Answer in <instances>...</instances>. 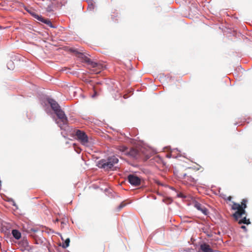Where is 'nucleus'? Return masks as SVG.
<instances>
[{"label": "nucleus", "mask_w": 252, "mask_h": 252, "mask_svg": "<svg viewBox=\"0 0 252 252\" xmlns=\"http://www.w3.org/2000/svg\"><path fill=\"white\" fill-rule=\"evenodd\" d=\"M48 102L50 105L52 109L54 111L60 121L57 122L58 124L61 129L65 128L67 125L68 120L64 112L61 109L59 104L54 99L49 98Z\"/></svg>", "instance_id": "nucleus-1"}, {"label": "nucleus", "mask_w": 252, "mask_h": 252, "mask_svg": "<svg viewBox=\"0 0 252 252\" xmlns=\"http://www.w3.org/2000/svg\"><path fill=\"white\" fill-rule=\"evenodd\" d=\"M247 199H243L241 204L233 202L231 206V209L236 211L232 215L233 217L236 220H238L239 219L242 217L243 215H246L245 209L247 208Z\"/></svg>", "instance_id": "nucleus-2"}, {"label": "nucleus", "mask_w": 252, "mask_h": 252, "mask_svg": "<svg viewBox=\"0 0 252 252\" xmlns=\"http://www.w3.org/2000/svg\"><path fill=\"white\" fill-rule=\"evenodd\" d=\"M118 158L114 156L109 157L107 159H101L98 162V166L106 170L110 169L118 163Z\"/></svg>", "instance_id": "nucleus-3"}, {"label": "nucleus", "mask_w": 252, "mask_h": 252, "mask_svg": "<svg viewBox=\"0 0 252 252\" xmlns=\"http://www.w3.org/2000/svg\"><path fill=\"white\" fill-rule=\"evenodd\" d=\"M78 57L81 58L84 62L87 63L91 68H93V70L95 73L100 72L103 66L99 63L93 62L90 59L81 53H78Z\"/></svg>", "instance_id": "nucleus-4"}, {"label": "nucleus", "mask_w": 252, "mask_h": 252, "mask_svg": "<svg viewBox=\"0 0 252 252\" xmlns=\"http://www.w3.org/2000/svg\"><path fill=\"white\" fill-rule=\"evenodd\" d=\"M180 178L184 184L188 185H193L196 184V180L190 175L187 173L180 174Z\"/></svg>", "instance_id": "nucleus-5"}, {"label": "nucleus", "mask_w": 252, "mask_h": 252, "mask_svg": "<svg viewBox=\"0 0 252 252\" xmlns=\"http://www.w3.org/2000/svg\"><path fill=\"white\" fill-rule=\"evenodd\" d=\"M76 136L82 144L86 145L88 144L89 142L88 137L85 132L80 130H77Z\"/></svg>", "instance_id": "nucleus-6"}, {"label": "nucleus", "mask_w": 252, "mask_h": 252, "mask_svg": "<svg viewBox=\"0 0 252 252\" xmlns=\"http://www.w3.org/2000/svg\"><path fill=\"white\" fill-rule=\"evenodd\" d=\"M128 182L132 186H138L140 185L141 179L137 176L130 174L127 177Z\"/></svg>", "instance_id": "nucleus-7"}, {"label": "nucleus", "mask_w": 252, "mask_h": 252, "mask_svg": "<svg viewBox=\"0 0 252 252\" xmlns=\"http://www.w3.org/2000/svg\"><path fill=\"white\" fill-rule=\"evenodd\" d=\"M194 206L198 210L200 211L204 215H207L208 213L207 208L201 204L195 202L194 204Z\"/></svg>", "instance_id": "nucleus-8"}, {"label": "nucleus", "mask_w": 252, "mask_h": 252, "mask_svg": "<svg viewBox=\"0 0 252 252\" xmlns=\"http://www.w3.org/2000/svg\"><path fill=\"white\" fill-rule=\"evenodd\" d=\"M64 3H65V2H64L63 3H62V2H61L60 4H58L57 5H56L55 1L52 2L46 7V11L49 12L53 11L54 9H55L56 7L61 6L64 5Z\"/></svg>", "instance_id": "nucleus-9"}, {"label": "nucleus", "mask_w": 252, "mask_h": 252, "mask_svg": "<svg viewBox=\"0 0 252 252\" xmlns=\"http://www.w3.org/2000/svg\"><path fill=\"white\" fill-rule=\"evenodd\" d=\"M200 250L203 252H214L213 250L211 248L210 246L206 243H204L200 245Z\"/></svg>", "instance_id": "nucleus-10"}, {"label": "nucleus", "mask_w": 252, "mask_h": 252, "mask_svg": "<svg viewBox=\"0 0 252 252\" xmlns=\"http://www.w3.org/2000/svg\"><path fill=\"white\" fill-rule=\"evenodd\" d=\"M127 155L133 158H137L139 156V152L136 149H131L129 151H127Z\"/></svg>", "instance_id": "nucleus-11"}, {"label": "nucleus", "mask_w": 252, "mask_h": 252, "mask_svg": "<svg viewBox=\"0 0 252 252\" xmlns=\"http://www.w3.org/2000/svg\"><path fill=\"white\" fill-rule=\"evenodd\" d=\"M36 19H37V20H38L39 21H41L45 24H46L47 25L50 26H52V23L51 22L47 20V19H44L43 17H42L41 16H40L38 15H36L35 14H32Z\"/></svg>", "instance_id": "nucleus-12"}, {"label": "nucleus", "mask_w": 252, "mask_h": 252, "mask_svg": "<svg viewBox=\"0 0 252 252\" xmlns=\"http://www.w3.org/2000/svg\"><path fill=\"white\" fill-rule=\"evenodd\" d=\"M12 234L13 236L16 239H19L21 238V233L16 229L12 230Z\"/></svg>", "instance_id": "nucleus-13"}, {"label": "nucleus", "mask_w": 252, "mask_h": 252, "mask_svg": "<svg viewBox=\"0 0 252 252\" xmlns=\"http://www.w3.org/2000/svg\"><path fill=\"white\" fill-rule=\"evenodd\" d=\"M117 149L125 155H127L128 149L124 146H118Z\"/></svg>", "instance_id": "nucleus-14"}, {"label": "nucleus", "mask_w": 252, "mask_h": 252, "mask_svg": "<svg viewBox=\"0 0 252 252\" xmlns=\"http://www.w3.org/2000/svg\"><path fill=\"white\" fill-rule=\"evenodd\" d=\"M238 223L239 224L244 223V224H249L251 223V222H250V219H247L246 218V217L245 216L243 218V219L239 220L238 221Z\"/></svg>", "instance_id": "nucleus-15"}, {"label": "nucleus", "mask_w": 252, "mask_h": 252, "mask_svg": "<svg viewBox=\"0 0 252 252\" xmlns=\"http://www.w3.org/2000/svg\"><path fill=\"white\" fill-rule=\"evenodd\" d=\"M69 243H70V239L69 238H67L64 243H63V245H62V247L63 248H66L67 247H68L69 245Z\"/></svg>", "instance_id": "nucleus-16"}, {"label": "nucleus", "mask_w": 252, "mask_h": 252, "mask_svg": "<svg viewBox=\"0 0 252 252\" xmlns=\"http://www.w3.org/2000/svg\"><path fill=\"white\" fill-rule=\"evenodd\" d=\"M126 203H125L124 202H122L120 205L118 206V209L119 210H121V209H122L123 207H124L125 206H126Z\"/></svg>", "instance_id": "nucleus-17"}, {"label": "nucleus", "mask_w": 252, "mask_h": 252, "mask_svg": "<svg viewBox=\"0 0 252 252\" xmlns=\"http://www.w3.org/2000/svg\"><path fill=\"white\" fill-rule=\"evenodd\" d=\"M241 228L242 229H244L245 231H246V230H247V229H246V227L245 226H244V225H242V226H241Z\"/></svg>", "instance_id": "nucleus-18"}, {"label": "nucleus", "mask_w": 252, "mask_h": 252, "mask_svg": "<svg viewBox=\"0 0 252 252\" xmlns=\"http://www.w3.org/2000/svg\"><path fill=\"white\" fill-rule=\"evenodd\" d=\"M232 199V197L231 196H229L228 198H227V199L229 201H230Z\"/></svg>", "instance_id": "nucleus-19"}, {"label": "nucleus", "mask_w": 252, "mask_h": 252, "mask_svg": "<svg viewBox=\"0 0 252 252\" xmlns=\"http://www.w3.org/2000/svg\"><path fill=\"white\" fill-rule=\"evenodd\" d=\"M91 6H92V9H94L93 5V4H91Z\"/></svg>", "instance_id": "nucleus-20"}, {"label": "nucleus", "mask_w": 252, "mask_h": 252, "mask_svg": "<svg viewBox=\"0 0 252 252\" xmlns=\"http://www.w3.org/2000/svg\"><path fill=\"white\" fill-rule=\"evenodd\" d=\"M114 16L113 15H111L112 18H114Z\"/></svg>", "instance_id": "nucleus-21"}, {"label": "nucleus", "mask_w": 252, "mask_h": 252, "mask_svg": "<svg viewBox=\"0 0 252 252\" xmlns=\"http://www.w3.org/2000/svg\"><path fill=\"white\" fill-rule=\"evenodd\" d=\"M59 221V220L58 219H56V221Z\"/></svg>", "instance_id": "nucleus-22"}]
</instances>
